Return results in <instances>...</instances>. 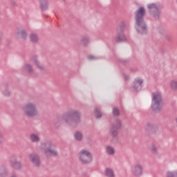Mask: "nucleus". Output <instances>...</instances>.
I'll return each instance as SVG.
<instances>
[{
  "label": "nucleus",
  "instance_id": "ddd939ff",
  "mask_svg": "<svg viewBox=\"0 0 177 177\" xmlns=\"http://www.w3.org/2000/svg\"><path fill=\"white\" fill-rule=\"evenodd\" d=\"M170 88L172 91H177V82L175 80H172L170 82Z\"/></svg>",
  "mask_w": 177,
  "mask_h": 177
},
{
  "label": "nucleus",
  "instance_id": "20e7f679",
  "mask_svg": "<svg viewBox=\"0 0 177 177\" xmlns=\"http://www.w3.org/2000/svg\"><path fill=\"white\" fill-rule=\"evenodd\" d=\"M23 111L28 117H35V115H38L37 106L32 102L26 104L25 107L23 108Z\"/></svg>",
  "mask_w": 177,
  "mask_h": 177
},
{
  "label": "nucleus",
  "instance_id": "6ab92c4d",
  "mask_svg": "<svg viewBox=\"0 0 177 177\" xmlns=\"http://www.w3.org/2000/svg\"><path fill=\"white\" fill-rule=\"evenodd\" d=\"M167 177H177V173L175 171H169L167 173Z\"/></svg>",
  "mask_w": 177,
  "mask_h": 177
},
{
  "label": "nucleus",
  "instance_id": "a211bd4d",
  "mask_svg": "<svg viewBox=\"0 0 177 177\" xmlns=\"http://www.w3.org/2000/svg\"><path fill=\"white\" fill-rule=\"evenodd\" d=\"M75 140H81L82 139V133L80 132H77L75 133Z\"/></svg>",
  "mask_w": 177,
  "mask_h": 177
},
{
  "label": "nucleus",
  "instance_id": "4be33fe9",
  "mask_svg": "<svg viewBox=\"0 0 177 177\" xmlns=\"http://www.w3.org/2000/svg\"><path fill=\"white\" fill-rule=\"evenodd\" d=\"M25 70L29 73H32V68L28 64L25 65Z\"/></svg>",
  "mask_w": 177,
  "mask_h": 177
},
{
  "label": "nucleus",
  "instance_id": "bb28decb",
  "mask_svg": "<svg viewBox=\"0 0 177 177\" xmlns=\"http://www.w3.org/2000/svg\"><path fill=\"white\" fill-rule=\"evenodd\" d=\"M2 35L0 34V45L2 44Z\"/></svg>",
  "mask_w": 177,
  "mask_h": 177
},
{
  "label": "nucleus",
  "instance_id": "dca6fc26",
  "mask_svg": "<svg viewBox=\"0 0 177 177\" xmlns=\"http://www.w3.org/2000/svg\"><path fill=\"white\" fill-rule=\"evenodd\" d=\"M106 153L107 154L112 156V154H114V148L110 146L106 147Z\"/></svg>",
  "mask_w": 177,
  "mask_h": 177
},
{
  "label": "nucleus",
  "instance_id": "0eeeda50",
  "mask_svg": "<svg viewBox=\"0 0 177 177\" xmlns=\"http://www.w3.org/2000/svg\"><path fill=\"white\" fill-rule=\"evenodd\" d=\"M148 8L149 9V12H151V15H153L156 19H158L160 16V7L156 6V4H149L148 5Z\"/></svg>",
  "mask_w": 177,
  "mask_h": 177
},
{
  "label": "nucleus",
  "instance_id": "f257e3e1",
  "mask_svg": "<svg viewBox=\"0 0 177 177\" xmlns=\"http://www.w3.org/2000/svg\"><path fill=\"white\" fill-rule=\"evenodd\" d=\"M145 16V8H140L136 13V24L137 30L141 32V34H145L146 32V25L143 21V17Z\"/></svg>",
  "mask_w": 177,
  "mask_h": 177
},
{
  "label": "nucleus",
  "instance_id": "f8f14e48",
  "mask_svg": "<svg viewBox=\"0 0 177 177\" xmlns=\"http://www.w3.org/2000/svg\"><path fill=\"white\" fill-rule=\"evenodd\" d=\"M105 176L106 177H115L114 171L111 168H106L104 171Z\"/></svg>",
  "mask_w": 177,
  "mask_h": 177
},
{
  "label": "nucleus",
  "instance_id": "2eb2a0df",
  "mask_svg": "<svg viewBox=\"0 0 177 177\" xmlns=\"http://www.w3.org/2000/svg\"><path fill=\"white\" fill-rule=\"evenodd\" d=\"M30 139L31 142H39V137H38L36 134H31Z\"/></svg>",
  "mask_w": 177,
  "mask_h": 177
},
{
  "label": "nucleus",
  "instance_id": "cd10ccee",
  "mask_svg": "<svg viewBox=\"0 0 177 177\" xmlns=\"http://www.w3.org/2000/svg\"><path fill=\"white\" fill-rule=\"evenodd\" d=\"M88 59H95V57H93V56H89V57H88Z\"/></svg>",
  "mask_w": 177,
  "mask_h": 177
},
{
  "label": "nucleus",
  "instance_id": "4468645a",
  "mask_svg": "<svg viewBox=\"0 0 177 177\" xmlns=\"http://www.w3.org/2000/svg\"><path fill=\"white\" fill-rule=\"evenodd\" d=\"M74 118L75 120H77V115L75 113L73 115H67L64 117V120L67 122V120H73Z\"/></svg>",
  "mask_w": 177,
  "mask_h": 177
},
{
  "label": "nucleus",
  "instance_id": "9b49d317",
  "mask_svg": "<svg viewBox=\"0 0 177 177\" xmlns=\"http://www.w3.org/2000/svg\"><path fill=\"white\" fill-rule=\"evenodd\" d=\"M142 84H143V80L142 79L136 78L133 82V87L136 89L138 88H142Z\"/></svg>",
  "mask_w": 177,
  "mask_h": 177
},
{
  "label": "nucleus",
  "instance_id": "412c9836",
  "mask_svg": "<svg viewBox=\"0 0 177 177\" xmlns=\"http://www.w3.org/2000/svg\"><path fill=\"white\" fill-rule=\"evenodd\" d=\"M19 35H20L21 38H22L23 39H26V38H27V33L24 30H21L19 32Z\"/></svg>",
  "mask_w": 177,
  "mask_h": 177
},
{
  "label": "nucleus",
  "instance_id": "c85d7f7f",
  "mask_svg": "<svg viewBox=\"0 0 177 177\" xmlns=\"http://www.w3.org/2000/svg\"><path fill=\"white\" fill-rule=\"evenodd\" d=\"M17 165H19V163L16 162L15 165L14 166L15 168H17Z\"/></svg>",
  "mask_w": 177,
  "mask_h": 177
},
{
  "label": "nucleus",
  "instance_id": "39448f33",
  "mask_svg": "<svg viewBox=\"0 0 177 177\" xmlns=\"http://www.w3.org/2000/svg\"><path fill=\"white\" fill-rule=\"evenodd\" d=\"M78 158L83 164H88L92 161V154L86 149H82L78 154Z\"/></svg>",
  "mask_w": 177,
  "mask_h": 177
},
{
  "label": "nucleus",
  "instance_id": "7ed1b4c3",
  "mask_svg": "<svg viewBox=\"0 0 177 177\" xmlns=\"http://www.w3.org/2000/svg\"><path fill=\"white\" fill-rule=\"evenodd\" d=\"M41 149L46 157H49L50 156H57V151H55V147L49 142L42 143L41 145Z\"/></svg>",
  "mask_w": 177,
  "mask_h": 177
},
{
  "label": "nucleus",
  "instance_id": "1a4fd4ad",
  "mask_svg": "<svg viewBox=\"0 0 177 177\" xmlns=\"http://www.w3.org/2000/svg\"><path fill=\"white\" fill-rule=\"evenodd\" d=\"M29 160L35 164V165H39V158L37 155L30 154L29 155Z\"/></svg>",
  "mask_w": 177,
  "mask_h": 177
},
{
  "label": "nucleus",
  "instance_id": "393cba45",
  "mask_svg": "<svg viewBox=\"0 0 177 177\" xmlns=\"http://www.w3.org/2000/svg\"><path fill=\"white\" fill-rule=\"evenodd\" d=\"M95 114L97 118H100V117H102V114H100V112H99V111H95Z\"/></svg>",
  "mask_w": 177,
  "mask_h": 177
},
{
  "label": "nucleus",
  "instance_id": "9d476101",
  "mask_svg": "<svg viewBox=\"0 0 177 177\" xmlns=\"http://www.w3.org/2000/svg\"><path fill=\"white\" fill-rule=\"evenodd\" d=\"M32 63L35 64V66L38 68V70H40V71H42L45 70V66L44 65L41 64L40 62H38V59H32Z\"/></svg>",
  "mask_w": 177,
  "mask_h": 177
},
{
  "label": "nucleus",
  "instance_id": "6e6552de",
  "mask_svg": "<svg viewBox=\"0 0 177 177\" xmlns=\"http://www.w3.org/2000/svg\"><path fill=\"white\" fill-rule=\"evenodd\" d=\"M120 128H121V122L118 121L111 128L110 132L112 136H117L118 131Z\"/></svg>",
  "mask_w": 177,
  "mask_h": 177
},
{
  "label": "nucleus",
  "instance_id": "a878e982",
  "mask_svg": "<svg viewBox=\"0 0 177 177\" xmlns=\"http://www.w3.org/2000/svg\"><path fill=\"white\" fill-rule=\"evenodd\" d=\"M115 41H116L117 42H121V41H124V39H121V38L120 37V36H118V37L115 38Z\"/></svg>",
  "mask_w": 177,
  "mask_h": 177
},
{
  "label": "nucleus",
  "instance_id": "423d86ee",
  "mask_svg": "<svg viewBox=\"0 0 177 177\" xmlns=\"http://www.w3.org/2000/svg\"><path fill=\"white\" fill-rule=\"evenodd\" d=\"M131 171L135 176H140L143 174V168L140 164H136L131 167Z\"/></svg>",
  "mask_w": 177,
  "mask_h": 177
},
{
  "label": "nucleus",
  "instance_id": "b1692460",
  "mask_svg": "<svg viewBox=\"0 0 177 177\" xmlns=\"http://www.w3.org/2000/svg\"><path fill=\"white\" fill-rule=\"evenodd\" d=\"M113 115H118V114H120V112L118 111V109H113Z\"/></svg>",
  "mask_w": 177,
  "mask_h": 177
},
{
  "label": "nucleus",
  "instance_id": "c756f323",
  "mask_svg": "<svg viewBox=\"0 0 177 177\" xmlns=\"http://www.w3.org/2000/svg\"><path fill=\"white\" fill-rule=\"evenodd\" d=\"M85 42H88V40L84 39V40H83V44H85Z\"/></svg>",
  "mask_w": 177,
  "mask_h": 177
},
{
  "label": "nucleus",
  "instance_id": "f03ea898",
  "mask_svg": "<svg viewBox=\"0 0 177 177\" xmlns=\"http://www.w3.org/2000/svg\"><path fill=\"white\" fill-rule=\"evenodd\" d=\"M162 97L161 93L155 92L152 94L151 109L153 111H160L162 109Z\"/></svg>",
  "mask_w": 177,
  "mask_h": 177
},
{
  "label": "nucleus",
  "instance_id": "aec40b11",
  "mask_svg": "<svg viewBox=\"0 0 177 177\" xmlns=\"http://www.w3.org/2000/svg\"><path fill=\"white\" fill-rule=\"evenodd\" d=\"M150 151L153 154H157V153H158L157 147H156L154 145L151 146L150 147Z\"/></svg>",
  "mask_w": 177,
  "mask_h": 177
},
{
  "label": "nucleus",
  "instance_id": "f3484780",
  "mask_svg": "<svg viewBox=\"0 0 177 177\" xmlns=\"http://www.w3.org/2000/svg\"><path fill=\"white\" fill-rule=\"evenodd\" d=\"M30 38L32 42H37L38 41V36L35 34H31Z\"/></svg>",
  "mask_w": 177,
  "mask_h": 177
},
{
  "label": "nucleus",
  "instance_id": "5701e85b",
  "mask_svg": "<svg viewBox=\"0 0 177 177\" xmlns=\"http://www.w3.org/2000/svg\"><path fill=\"white\" fill-rule=\"evenodd\" d=\"M6 176V171L5 169H2L0 171V177H5Z\"/></svg>",
  "mask_w": 177,
  "mask_h": 177
}]
</instances>
